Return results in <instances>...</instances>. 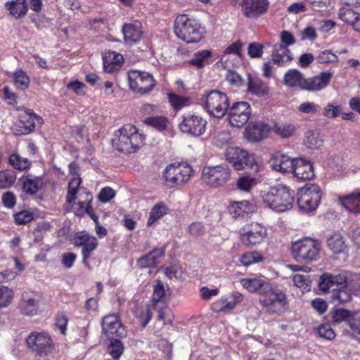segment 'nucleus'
Here are the masks:
<instances>
[{"instance_id":"f257e3e1","label":"nucleus","mask_w":360,"mask_h":360,"mask_svg":"<svg viewBox=\"0 0 360 360\" xmlns=\"http://www.w3.org/2000/svg\"><path fill=\"white\" fill-rule=\"evenodd\" d=\"M102 330L109 340L107 352L112 360H120L125 347L122 339L127 338L126 327L115 314L105 316L101 321Z\"/></svg>"},{"instance_id":"f03ea898","label":"nucleus","mask_w":360,"mask_h":360,"mask_svg":"<svg viewBox=\"0 0 360 360\" xmlns=\"http://www.w3.org/2000/svg\"><path fill=\"white\" fill-rule=\"evenodd\" d=\"M319 285L320 290L326 293L327 299L334 305L345 304L352 300V292L347 287L346 277L324 273L320 278Z\"/></svg>"},{"instance_id":"7ed1b4c3","label":"nucleus","mask_w":360,"mask_h":360,"mask_svg":"<svg viewBox=\"0 0 360 360\" xmlns=\"http://www.w3.org/2000/svg\"><path fill=\"white\" fill-rule=\"evenodd\" d=\"M146 136L134 124H125L115 131L112 145L117 151L134 153L145 144Z\"/></svg>"},{"instance_id":"20e7f679","label":"nucleus","mask_w":360,"mask_h":360,"mask_svg":"<svg viewBox=\"0 0 360 360\" xmlns=\"http://www.w3.org/2000/svg\"><path fill=\"white\" fill-rule=\"evenodd\" d=\"M295 191L288 186L278 184L271 187L262 196L265 207L276 212H283L292 207L295 201Z\"/></svg>"},{"instance_id":"39448f33","label":"nucleus","mask_w":360,"mask_h":360,"mask_svg":"<svg viewBox=\"0 0 360 360\" xmlns=\"http://www.w3.org/2000/svg\"><path fill=\"white\" fill-rule=\"evenodd\" d=\"M174 32L179 39L188 44L199 42L204 34V29L199 22L187 14H179L176 17Z\"/></svg>"},{"instance_id":"423d86ee","label":"nucleus","mask_w":360,"mask_h":360,"mask_svg":"<svg viewBox=\"0 0 360 360\" xmlns=\"http://www.w3.org/2000/svg\"><path fill=\"white\" fill-rule=\"evenodd\" d=\"M199 104L210 116L222 118L229 109V99L226 93L217 89L205 92L199 99Z\"/></svg>"},{"instance_id":"0eeeda50","label":"nucleus","mask_w":360,"mask_h":360,"mask_svg":"<svg viewBox=\"0 0 360 360\" xmlns=\"http://www.w3.org/2000/svg\"><path fill=\"white\" fill-rule=\"evenodd\" d=\"M27 349L39 358L53 356L56 353V344L46 332L33 331L25 339Z\"/></svg>"},{"instance_id":"6e6552de","label":"nucleus","mask_w":360,"mask_h":360,"mask_svg":"<svg viewBox=\"0 0 360 360\" xmlns=\"http://www.w3.org/2000/svg\"><path fill=\"white\" fill-rule=\"evenodd\" d=\"M321 248L317 240L306 237L292 243L291 253L295 261L309 264L318 260Z\"/></svg>"},{"instance_id":"1a4fd4ad","label":"nucleus","mask_w":360,"mask_h":360,"mask_svg":"<svg viewBox=\"0 0 360 360\" xmlns=\"http://www.w3.org/2000/svg\"><path fill=\"white\" fill-rule=\"evenodd\" d=\"M193 173L191 165L185 162H176L168 165L162 172V181L168 188L181 186L189 181Z\"/></svg>"},{"instance_id":"9d476101","label":"nucleus","mask_w":360,"mask_h":360,"mask_svg":"<svg viewBox=\"0 0 360 360\" xmlns=\"http://www.w3.org/2000/svg\"><path fill=\"white\" fill-rule=\"evenodd\" d=\"M259 302L270 314H281L287 309L288 306L287 295L283 290L274 288L270 284L262 292V295L259 297Z\"/></svg>"},{"instance_id":"9b49d317","label":"nucleus","mask_w":360,"mask_h":360,"mask_svg":"<svg viewBox=\"0 0 360 360\" xmlns=\"http://www.w3.org/2000/svg\"><path fill=\"white\" fill-rule=\"evenodd\" d=\"M226 160L233 165L236 170L248 168L257 173L262 169V165L255 155L238 147H229L225 153Z\"/></svg>"},{"instance_id":"f8f14e48","label":"nucleus","mask_w":360,"mask_h":360,"mask_svg":"<svg viewBox=\"0 0 360 360\" xmlns=\"http://www.w3.org/2000/svg\"><path fill=\"white\" fill-rule=\"evenodd\" d=\"M129 89L134 94L145 95L153 90L156 81L148 72L131 70L127 72Z\"/></svg>"},{"instance_id":"ddd939ff","label":"nucleus","mask_w":360,"mask_h":360,"mask_svg":"<svg viewBox=\"0 0 360 360\" xmlns=\"http://www.w3.org/2000/svg\"><path fill=\"white\" fill-rule=\"evenodd\" d=\"M297 203L300 210L309 213L316 210L320 203L322 192L317 184L301 188L298 191Z\"/></svg>"},{"instance_id":"4468645a","label":"nucleus","mask_w":360,"mask_h":360,"mask_svg":"<svg viewBox=\"0 0 360 360\" xmlns=\"http://www.w3.org/2000/svg\"><path fill=\"white\" fill-rule=\"evenodd\" d=\"M71 243L75 248H82V263L86 266H88L89 260L98 248V239L88 231L83 230L73 235Z\"/></svg>"},{"instance_id":"2eb2a0df","label":"nucleus","mask_w":360,"mask_h":360,"mask_svg":"<svg viewBox=\"0 0 360 360\" xmlns=\"http://www.w3.org/2000/svg\"><path fill=\"white\" fill-rule=\"evenodd\" d=\"M231 176V169L229 165L221 164L213 167H205L202 170V180L207 185L217 188L226 184Z\"/></svg>"},{"instance_id":"dca6fc26","label":"nucleus","mask_w":360,"mask_h":360,"mask_svg":"<svg viewBox=\"0 0 360 360\" xmlns=\"http://www.w3.org/2000/svg\"><path fill=\"white\" fill-rule=\"evenodd\" d=\"M242 243L247 247L260 244L267 236L264 226L257 222L247 224L239 231Z\"/></svg>"},{"instance_id":"f3484780","label":"nucleus","mask_w":360,"mask_h":360,"mask_svg":"<svg viewBox=\"0 0 360 360\" xmlns=\"http://www.w3.org/2000/svg\"><path fill=\"white\" fill-rule=\"evenodd\" d=\"M207 124L201 115L188 112L183 115L179 129L183 133L197 137L205 133Z\"/></svg>"},{"instance_id":"a211bd4d","label":"nucleus","mask_w":360,"mask_h":360,"mask_svg":"<svg viewBox=\"0 0 360 360\" xmlns=\"http://www.w3.org/2000/svg\"><path fill=\"white\" fill-rule=\"evenodd\" d=\"M252 114L250 105L245 101L236 102L229 106V122L232 127H242L250 119Z\"/></svg>"},{"instance_id":"6ab92c4d","label":"nucleus","mask_w":360,"mask_h":360,"mask_svg":"<svg viewBox=\"0 0 360 360\" xmlns=\"http://www.w3.org/2000/svg\"><path fill=\"white\" fill-rule=\"evenodd\" d=\"M269 0H241V11L244 17L248 19H258L264 15L269 8Z\"/></svg>"},{"instance_id":"aec40b11","label":"nucleus","mask_w":360,"mask_h":360,"mask_svg":"<svg viewBox=\"0 0 360 360\" xmlns=\"http://www.w3.org/2000/svg\"><path fill=\"white\" fill-rule=\"evenodd\" d=\"M121 31L124 43L129 46L139 43L144 33L142 23L138 20L124 23Z\"/></svg>"},{"instance_id":"412c9836","label":"nucleus","mask_w":360,"mask_h":360,"mask_svg":"<svg viewBox=\"0 0 360 360\" xmlns=\"http://www.w3.org/2000/svg\"><path fill=\"white\" fill-rule=\"evenodd\" d=\"M333 75L329 71L321 72L319 75L305 78L302 90L309 92H317L325 89L330 83Z\"/></svg>"},{"instance_id":"4be33fe9","label":"nucleus","mask_w":360,"mask_h":360,"mask_svg":"<svg viewBox=\"0 0 360 360\" xmlns=\"http://www.w3.org/2000/svg\"><path fill=\"white\" fill-rule=\"evenodd\" d=\"M243 301V295L238 292H233L229 296L222 297L214 301L211 304V309L214 312L229 311Z\"/></svg>"},{"instance_id":"5701e85b","label":"nucleus","mask_w":360,"mask_h":360,"mask_svg":"<svg viewBox=\"0 0 360 360\" xmlns=\"http://www.w3.org/2000/svg\"><path fill=\"white\" fill-rule=\"evenodd\" d=\"M20 134H28L34 130L36 124H43L44 120L40 115L36 114L33 110L25 108L24 114L20 115Z\"/></svg>"},{"instance_id":"b1692460","label":"nucleus","mask_w":360,"mask_h":360,"mask_svg":"<svg viewBox=\"0 0 360 360\" xmlns=\"http://www.w3.org/2000/svg\"><path fill=\"white\" fill-rule=\"evenodd\" d=\"M272 169L283 174L292 173L295 158H290L289 156L276 152L274 153L269 160Z\"/></svg>"},{"instance_id":"393cba45","label":"nucleus","mask_w":360,"mask_h":360,"mask_svg":"<svg viewBox=\"0 0 360 360\" xmlns=\"http://www.w3.org/2000/svg\"><path fill=\"white\" fill-rule=\"evenodd\" d=\"M292 174H293L294 176L301 181L312 179L314 177V171L312 162L304 158H295V162Z\"/></svg>"},{"instance_id":"a878e982","label":"nucleus","mask_w":360,"mask_h":360,"mask_svg":"<svg viewBox=\"0 0 360 360\" xmlns=\"http://www.w3.org/2000/svg\"><path fill=\"white\" fill-rule=\"evenodd\" d=\"M269 132V127L267 124L257 121L246 127L245 134L248 140L256 142L264 139Z\"/></svg>"},{"instance_id":"bb28decb","label":"nucleus","mask_w":360,"mask_h":360,"mask_svg":"<svg viewBox=\"0 0 360 360\" xmlns=\"http://www.w3.org/2000/svg\"><path fill=\"white\" fill-rule=\"evenodd\" d=\"M39 301L32 292H24L19 302V309L25 316H32L38 312Z\"/></svg>"},{"instance_id":"cd10ccee","label":"nucleus","mask_w":360,"mask_h":360,"mask_svg":"<svg viewBox=\"0 0 360 360\" xmlns=\"http://www.w3.org/2000/svg\"><path fill=\"white\" fill-rule=\"evenodd\" d=\"M124 60L122 54L114 51H108L103 56V70L105 72L114 73L121 68Z\"/></svg>"},{"instance_id":"c85d7f7f","label":"nucleus","mask_w":360,"mask_h":360,"mask_svg":"<svg viewBox=\"0 0 360 360\" xmlns=\"http://www.w3.org/2000/svg\"><path fill=\"white\" fill-rule=\"evenodd\" d=\"M339 18L352 29L360 33V13L352 8H341L338 13Z\"/></svg>"},{"instance_id":"c756f323","label":"nucleus","mask_w":360,"mask_h":360,"mask_svg":"<svg viewBox=\"0 0 360 360\" xmlns=\"http://www.w3.org/2000/svg\"><path fill=\"white\" fill-rule=\"evenodd\" d=\"M228 210L233 218H245L248 217L250 214L253 212L254 207L249 201L243 200L231 202Z\"/></svg>"},{"instance_id":"7c9ffc66","label":"nucleus","mask_w":360,"mask_h":360,"mask_svg":"<svg viewBox=\"0 0 360 360\" xmlns=\"http://www.w3.org/2000/svg\"><path fill=\"white\" fill-rule=\"evenodd\" d=\"M20 181L23 192L30 195L37 194L44 186L41 176H34V178H30L29 176H22Z\"/></svg>"},{"instance_id":"2f4dec72","label":"nucleus","mask_w":360,"mask_h":360,"mask_svg":"<svg viewBox=\"0 0 360 360\" xmlns=\"http://www.w3.org/2000/svg\"><path fill=\"white\" fill-rule=\"evenodd\" d=\"M165 254L164 248H154L148 254L141 256L137 259V265L139 268L155 267L159 262V259Z\"/></svg>"},{"instance_id":"473e14b6","label":"nucleus","mask_w":360,"mask_h":360,"mask_svg":"<svg viewBox=\"0 0 360 360\" xmlns=\"http://www.w3.org/2000/svg\"><path fill=\"white\" fill-rule=\"evenodd\" d=\"M212 55V51L210 50L198 51L193 53L187 63L197 69H202L213 62Z\"/></svg>"},{"instance_id":"72a5a7b5","label":"nucleus","mask_w":360,"mask_h":360,"mask_svg":"<svg viewBox=\"0 0 360 360\" xmlns=\"http://www.w3.org/2000/svg\"><path fill=\"white\" fill-rule=\"evenodd\" d=\"M339 200L349 212L354 214L360 213V192L340 197Z\"/></svg>"},{"instance_id":"f704fd0d","label":"nucleus","mask_w":360,"mask_h":360,"mask_svg":"<svg viewBox=\"0 0 360 360\" xmlns=\"http://www.w3.org/2000/svg\"><path fill=\"white\" fill-rule=\"evenodd\" d=\"M271 56L273 63L279 66L286 65L292 60V53L285 46L274 48Z\"/></svg>"},{"instance_id":"c9c22d12","label":"nucleus","mask_w":360,"mask_h":360,"mask_svg":"<svg viewBox=\"0 0 360 360\" xmlns=\"http://www.w3.org/2000/svg\"><path fill=\"white\" fill-rule=\"evenodd\" d=\"M9 13L15 18L23 17L27 12L26 0H12L5 3Z\"/></svg>"},{"instance_id":"e433bc0d","label":"nucleus","mask_w":360,"mask_h":360,"mask_svg":"<svg viewBox=\"0 0 360 360\" xmlns=\"http://www.w3.org/2000/svg\"><path fill=\"white\" fill-rule=\"evenodd\" d=\"M304 79L303 75L299 70L297 69H290L285 73L283 82L284 84L289 87H298L302 90V83Z\"/></svg>"},{"instance_id":"4c0bfd02","label":"nucleus","mask_w":360,"mask_h":360,"mask_svg":"<svg viewBox=\"0 0 360 360\" xmlns=\"http://www.w3.org/2000/svg\"><path fill=\"white\" fill-rule=\"evenodd\" d=\"M248 90L252 94L262 97L269 94V86L259 78L250 77L248 82Z\"/></svg>"},{"instance_id":"58836bf2","label":"nucleus","mask_w":360,"mask_h":360,"mask_svg":"<svg viewBox=\"0 0 360 360\" xmlns=\"http://www.w3.org/2000/svg\"><path fill=\"white\" fill-rule=\"evenodd\" d=\"M241 285L250 292H257L262 295V292L266 289L269 283L258 278H243L240 281Z\"/></svg>"},{"instance_id":"ea45409f","label":"nucleus","mask_w":360,"mask_h":360,"mask_svg":"<svg viewBox=\"0 0 360 360\" xmlns=\"http://www.w3.org/2000/svg\"><path fill=\"white\" fill-rule=\"evenodd\" d=\"M164 304H167L165 286L160 280H157L153 285L151 305L153 307H158V305Z\"/></svg>"},{"instance_id":"a19ab883","label":"nucleus","mask_w":360,"mask_h":360,"mask_svg":"<svg viewBox=\"0 0 360 360\" xmlns=\"http://www.w3.org/2000/svg\"><path fill=\"white\" fill-rule=\"evenodd\" d=\"M158 312L157 320L162 321L163 326L172 325L174 315L167 304H160L158 307H153Z\"/></svg>"},{"instance_id":"79ce46f5","label":"nucleus","mask_w":360,"mask_h":360,"mask_svg":"<svg viewBox=\"0 0 360 360\" xmlns=\"http://www.w3.org/2000/svg\"><path fill=\"white\" fill-rule=\"evenodd\" d=\"M143 123L159 131H164L167 129L169 122V119L163 115L149 116L143 120Z\"/></svg>"},{"instance_id":"37998d69","label":"nucleus","mask_w":360,"mask_h":360,"mask_svg":"<svg viewBox=\"0 0 360 360\" xmlns=\"http://www.w3.org/2000/svg\"><path fill=\"white\" fill-rule=\"evenodd\" d=\"M328 248L335 254L343 252L347 248L344 238L340 233H334L327 240Z\"/></svg>"},{"instance_id":"c03bdc74","label":"nucleus","mask_w":360,"mask_h":360,"mask_svg":"<svg viewBox=\"0 0 360 360\" xmlns=\"http://www.w3.org/2000/svg\"><path fill=\"white\" fill-rule=\"evenodd\" d=\"M167 97L171 106L175 111H179L191 104V99L187 96H180L175 93H168Z\"/></svg>"},{"instance_id":"a18cd8bd","label":"nucleus","mask_w":360,"mask_h":360,"mask_svg":"<svg viewBox=\"0 0 360 360\" xmlns=\"http://www.w3.org/2000/svg\"><path fill=\"white\" fill-rule=\"evenodd\" d=\"M354 312V311H351L346 309L338 308L332 312L331 319L334 323L346 322L348 326L350 328V323Z\"/></svg>"},{"instance_id":"49530a36","label":"nucleus","mask_w":360,"mask_h":360,"mask_svg":"<svg viewBox=\"0 0 360 360\" xmlns=\"http://www.w3.org/2000/svg\"><path fill=\"white\" fill-rule=\"evenodd\" d=\"M8 162L13 168L20 171L27 170L32 166V163L30 160L21 157L18 153L11 154L9 156Z\"/></svg>"},{"instance_id":"de8ad7c7","label":"nucleus","mask_w":360,"mask_h":360,"mask_svg":"<svg viewBox=\"0 0 360 360\" xmlns=\"http://www.w3.org/2000/svg\"><path fill=\"white\" fill-rule=\"evenodd\" d=\"M13 82L18 89L25 90L30 86V79L23 70L18 69L13 73Z\"/></svg>"},{"instance_id":"09e8293b","label":"nucleus","mask_w":360,"mask_h":360,"mask_svg":"<svg viewBox=\"0 0 360 360\" xmlns=\"http://www.w3.org/2000/svg\"><path fill=\"white\" fill-rule=\"evenodd\" d=\"M167 206L163 202L156 203L150 212L148 219V226H152L157 220L167 214Z\"/></svg>"},{"instance_id":"8fccbe9b","label":"nucleus","mask_w":360,"mask_h":360,"mask_svg":"<svg viewBox=\"0 0 360 360\" xmlns=\"http://www.w3.org/2000/svg\"><path fill=\"white\" fill-rule=\"evenodd\" d=\"M272 131L281 138H289L294 134L296 128L292 124L276 123Z\"/></svg>"},{"instance_id":"3c124183","label":"nucleus","mask_w":360,"mask_h":360,"mask_svg":"<svg viewBox=\"0 0 360 360\" xmlns=\"http://www.w3.org/2000/svg\"><path fill=\"white\" fill-rule=\"evenodd\" d=\"M81 182L82 179L79 177H74L69 181L66 195V202L68 204L75 202Z\"/></svg>"},{"instance_id":"603ef678","label":"nucleus","mask_w":360,"mask_h":360,"mask_svg":"<svg viewBox=\"0 0 360 360\" xmlns=\"http://www.w3.org/2000/svg\"><path fill=\"white\" fill-rule=\"evenodd\" d=\"M14 292L5 285H0V309L8 307L13 302Z\"/></svg>"},{"instance_id":"864d4df0","label":"nucleus","mask_w":360,"mask_h":360,"mask_svg":"<svg viewBox=\"0 0 360 360\" xmlns=\"http://www.w3.org/2000/svg\"><path fill=\"white\" fill-rule=\"evenodd\" d=\"M16 179L15 173L11 169L0 170V188H10Z\"/></svg>"},{"instance_id":"5fc2aeb1","label":"nucleus","mask_w":360,"mask_h":360,"mask_svg":"<svg viewBox=\"0 0 360 360\" xmlns=\"http://www.w3.org/2000/svg\"><path fill=\"white\" fill-rule=\"evenodd\" d=\"M343 107L334 103H328L323 108L322 115L328 119H335L341 114Z\"/></svg>"},{"instance_id":"6e6d98bb","label":"nucleus","mask_w":360,"mask_h":360,"mask_svg":"<svg viewBox=\"0 0 360 360\" xmlns=\"http://www.w3.org/2000/svg\"><path fill=\"white\" fill-rule=\"evenodd\" d=\"M257 181L255 178L250 176H240L236 182V187L238 190L244 192H249L256 186Z\"/></svg>"},{"instance_id":"4d7b16f0","label":"nucleus","mask_w":360,"mask_h":360,"mask_svg":"<svg viewBox=\"0 0 360 360\" xmlns=\"http://www.w3.org/2000/svg\"><path fill=\"white\" fill-rule=\"evenodd\" d=\"M320 105L313 101L303 102L297 107V110L300 113L311 116L316 115L320 112Z\"/></svg>"},{"instance_id":"13d9d810","label":"nucleus","mask_w":360,"mask_h":360,"mask_svg":"<svg viewBox=\"0 0 360 360\" xmlns=\"http://www.w3.org/2000/svg\"><path fill=\"white\" fill-rule=\"evenodd\" d=\"M91 200H92V197L90 196V198L87 199V202H86V207L84 206V202H79L78 203L79 208H78L77 212L79 213L77 214L81 215L82 214H86L94 221V223H97L98 221V217L94 212V209L91 206Z\"/></svg>"},{"instance_id":"bf43d9fd","label":"nucleus","mask_w":360,"mask_h":360,"mask_svg":"<svg viewBox=\"0 0 360 360\" xmlns=\"http://www.w3.org/2000/svg\"><path fill=\"white\" fill-rule=\"evenodd\" d=\"M264 259L263 256L257 251L248 252L240 256V262L244 266H249L255 263L262 262Z\"/></svg>"},{"instance_id":"052dcab7","label":"nucleus","mask_w":360,"mask_h":360,"mask_svg":"<svg viewBox=\"0 0 360 360\" xmlns=\"http://www.w3.org/2000/svg\"><path fill=\"white\" fill-rule=\"evenodd\" d=\"M165 274L170 279L176 278L183 280L184 278L182 267L179 264H173L166 267Z\"/></svg>"},{"instance_id":"680f3d73","label":"nucleus","mask_w":360,"mask_h":360,"mask_svg":"<svg viewBox=\"0 0 360 360\" xmlns=\"http://www.w3.org/2000/svg\"><path fill=\"white\" fill-rule=\"evenodd\" d=\"M316 61L319 63H334L338 61V58L331 50H324L319 53Z\"/></svg>"},{"instance_id":"e2e57ef3","label":"nucleus","mask_w":360,"mask_h":360,"mask_svg":"<svg viewBox=\"0 0 360 360\" xmlns=\"http://www.w3.org/2000/svg\"><path fill=\"white\" fill-rule=\"evenodd\" d=\"M305 144L310 149H319L323 145V139L319 133L310 132L307 136Z\"/></svg>"},{"instance_id":"0e129e2a","label":"nucleus","mask_w":360,"mask_h":360,"mask_svg":"<svg viewBox=\"0 0 360 360\" xmlns=\"http://www.w3.org/2000/svg\"><path fill=\"white\" fill-rule=\"evenodd\" d=\"M317 332L320 337L328 340H332L335 338V333L329 323L321 324L317 328Z\"/></svg>"},{"instance_id":"69168bd1","label":"nucleus","mask_w":360,"mask_h":360,"mask_svg":"<svg viewBox=\"0 0 360 360\" xmlns=\"http://www.w3.org/2000/svg\"><path fill=\"white\" fill-rule=\"evenodd\" d=\"M136 317L140 322L141 328H145L153 317L150 307L147 306L146 308L141 309Z\"/></svg>"},{"instance_id":"338daca9","label":"nucleus","mask_w":360,"mask_h":360,"mask_svg":"<svg viewBox=\"0 0 360 360\" xmlns=\"http://www.w3.org/2000/svg\"><path fill=\"white\" fill-rule=\"evenodd\" d=\"M33 219V213L28 210H22L14 214V220L18 225L27 224Z\"/></svg>"},{"instance_id":"774afa93","label":"nucleus","mask_w":360,"mask_h":360,"mask_svg":"<svg viewBox=\"0 0 360 360\" xmlns=\"http://www.w3.org/2000/svg\"><path fill=\"white\" fill-rule=\"evenodd\" d=\"M264 53V46L258 42L250 43L248 47V54L251 58H260Z\"/></svg>"}]
</instances>
